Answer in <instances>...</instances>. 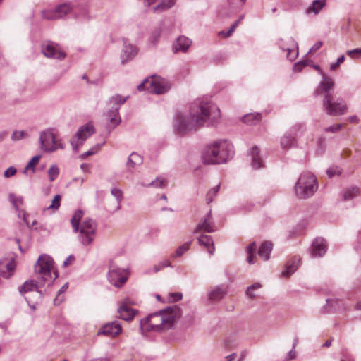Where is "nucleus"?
Returning <instances> with one entry per match:
<instances>
[{
	"instance_id": "f257e3e1",
	"label": "nucleus",
	"mask_w": 361,
	"mask_h": 361,
	"mask_svg": "<svg viewBox=\"0 0 361 361\" xmlns=\"http://www.w3.org/2000/svg\"><path fill=\"white\" fill-rule=\"evenodd\" d=\"M220 119V109L209 100L197 99L190 106L189 115L178 112L174 117V128L178 134L196 130L199 127L213 126Z\"/></svg>"
},
{
	"instance_id": "f03ea898",
	"label": "nucleus",
	"mask_w": 361,
	"mask_h": 361,
	"mask_svg": "<svg viewBox=\"0 0 361 361\" xmlns=\"http://www.w3.org/2000/svg\"><path fill=\"white\" fill-rule=\"evenodd\" d=\"M53 259L47 255H41L35 265V271L40 278L39 281L34 280L26 281L19 288V292L23 295L29 292H35L39 298H42V293L39 288L47 285L50 286L58 277L57 271L54 269Z\"/></svg>"
},
{
	"instance_id": "7ed1b4c3",
	"label": "nucleus",
	"mask_w": 361,
	"mask_h": 361,
	"mask_svg": "<svg viewBox=\"0 0 361 361\" xmlns=\"http://www.w3.org/2000/svg\"><path fill=\"white\" fill-rule=\"evenodd\" d=\"M180 316V308L176 305H172L142 319L140 322V328L142 334L167 331L173 328L175 322Z\"/></svg>"
},
{
	"instance_id": "20e7f679",
	"label": "nucleus",
	"mask_w": 361,
	"mask_h": 361,
	"mask_svg": "<svg viewBox=\"0 0 361 361\" xmlns=\"http://www.w3.org/2000/svg\"><path fill=\"white\" fill-rule=\"evenodd\" d=\"M233 148V145L226 140L214 141L204 149L202 155L203 162L207 164L225 163L232 157Z\"/></svg>"
},
{
	"instance_id": "39448f33",
	"label": "nucleus",
	"mask_w": 361,
	"mask_h": 361,
	"mask_svg": "<svg viewBox=\"0 0 361 361\" xmlns=\"http://www.w3.org/2000/svg\"><path fill=\"white\" fill-rule=\"evenodd\" d=\"M83 216V212L78 209L74 213L71 219V223L75 233L79 232V240L84 245H88L94 240V236L97 230V224L94 220L91 218L85 217L81 223H80Z\"/></svg>"
},
{
	"instance_id": "423d86ee",
	"label": "nucleus",
	"mask_w": 361,
	"mask_h": 361,
	"mask_svg": "<svg viewBox=\"0 0 361 361\" xmlns=\"http://www.w3.org/2000/svg\"><path fill=\"white\" fill-rule=\"evenodd\" d=\"M317 188L315 176L310 171H305L300 174L295 184V192L298 198L307 199L314 194Z\"/></svg>"
},
{
	"instance_id": "0eeeda50",
	"label": "nucleus",
	"mask_w": 361,
	"mask_h": 361,
	"mask_svg": "<svg viewBox=\"0 0 361 361\" xmlns=\"http://www.w3.org/2000/svg\"><path fill=\"white\" fill-rule=\"evenodd\" d=\"M128 98V96L123 97L120 94H116L110 99L109 102V109L105 114L106 119L109 121V127L114 128L120 124L121 119L119 116V109Z\"/></svg>"
},
{
	"instance_id": "6e6552de",
	"label": "nucleus",
	"mask_w": 361,
	"mask_h": 361,
	"mask_svg": "<svg viewBox=\"0 0 361 361\" xmlns=\"http://www.w3.org/2000/svg\"><path fill=\"white\" fill-rule=\"evenodd\" d=\"M322 107L326 114L331 116L343 115L348 111V106L345 100L338 97H331L323 99Z\"/></svg>"
},
{
	"instance_id": "1a4fd4ad",
	"label": "nucleus",
	"mask_w": 361,
	"mask_h": 361,
	"mask_svg": "<svg viewBox=\"0 0 361 361\" xmlns=\"http://www.w3.org/2000/svg\"><path fill=\"white\" fill-rule=\"evenodd\" d=\"M40 148L46 152H53L58 149H63L61 140L55 137L53 130H43L39 135Z\"/></svg>"
},
{
	"instance_id": "9d476101",
	"label": "nucleus",
	"mask_w": 361,
	"mask_h": 361,
	"mask_svg": "<svg viewBox=\"0 0 361 361\" xmlns=\"http://www.w3.org/2000/svg\"><path fill=\"white\" fill-rule=\"evenodd\" d=\"M129 272L128 269L118 267L111 262L109 267L108 279L109 282L117 288L123 286L128 280Z\"/></svg>"
},
{
	"instance_id": "9b49d317",
	"label": "nucleus",
	"mask_w": 361,
	"mask_h": 361,
	"mask_svg": "<svg viewBox=\"0 0 361 361\" xmlns=\"http://www.w3.org/2000/svg\"><path fill=\"white\" fill-rule=\"evenodd\" d=\"M322 78L314 92V94L316 96L322 95L324 97L323 99H329L333 97L335 87L334 81L332 78L328 75H324Z\"/></svg>"
},
{
	"instance_id": "f8f14e48",
	"label": "nucleus",
	"mask_w": 361,
	"mask_h": 361,
	"mask_svg": "<svg viewBox=\"0 0 361 361\" xmlns=\"http://www.w3.org/2000/svg\"><path fill=\"white\" fill-rule=\"evenodd\" d=\"M73 10V7L69 3H64L57 6L54 9L44 11L42 16L47 20H58L63 18L70 13Z\"/></svg>"
},
{
	"instance_id": "ddd939ff",
	"label": "nucleus",
	"mask_w": 361,
	"mask_h": 361,
	"mask_svg": "<svg viewBox=\"0 0 361 361\" xmlns=\"http://www.w3.org/2000/svg\"><path fill=\"white\" fill-rule=\"evenodd\" d=\"M94 133V127L92 123H87V124L82 126L76 133L78 140H72L71 142L73 149L77 150L79 146Z\"/></svg>"
},
{
	"instance_id": "4468645a",
	"label": "nucleus",
	"mask_w": 361,
	"mask_h": 361,
	"mask_svg": "<svg viewBox=\"0 0 361 361\" xmlns=\"http://www.w3.org/2000/svg\"><path fill=\"white\" fill-rule=\"evenodd\" d=\"M42 51L48 58L63 59L66 56V54L60 50L59 45L50 41L42 44Z\"/></svg>"
},
{
	"instance_id": "2eb2a0df",
	"label": "nucleus",
	"mask_w": 361,
	"mask_h": 361,
	"mask_svg": "<svg viewBox=\"0 0 361 361\" xmlns=\"http://www.w3.org/2000/svg\"><path fill=\"white\" fill-rule=\"evenodd\" d=\"M304 126L302 124H298L293 126L290 129V132L285 134L281 139V146L283 149H289L295 145L296 140L294 135H297L298 133L302 130Z\"/></svg>"
},
{
	"instance_id": "dca6fc26",
	"label": "nucleus",
	"mask_w": 361,
	"mask_h": 361,
	"mask_svg": "<svg viewBox=\"0 0 361 361\" xmlns=\"http://www.w3.org/2000/svg\"><path fill=\"white\" fill-rule=\"evenodd\" d=\"M216 230L214 222L213 221L211 210L207 213L204 218L200 221L194 229L193 233L197 234L204 231L207 233H213Z\"/></svg>"
},
{
	"instance_id": "f3484780",
	"label": "nucleus",
	"mask_w": 361,
	"mask_h": 361,
	"mask_svg": "<svg viewBox=\"0 0 361 361\" xmlns=\"http://www.w3.org/2000/svg\"><path fill=\"white\" fill-rule=\"evenodd\" d=\"M122 331L120 324L115 321L103 325L99 330L98 335L114 337L121 334Z\"/></svg>"
},
{
	"instance_id": "a211bd4d",
	"label": "nucleus",
	"mask_w": 361,
	"mask_h": 361,
	"mask_svg": "<svg viewBox=\"0 0 361 361\" xmlns=\"http://www.w3.org/2000/svg\"><path fill=\"white\" fill-rule=\"evenodd\" d=\"M170 89V85L167 82L163 80L151 79L150 84L147 88L149 92L154 93L157 94H164Z\"/></svg>"
},
{
	"instance_id": "6ab92c4d",
	"label": "nucleus",
	"mask_w": 361,
	"mask_h": 361,
	"mask_svg": "<svg viewBox=\"0 0 361 361\" xmlns=\"http://www.w3.org/2000/svg\"><path fill=\"white\" fill-rule=\"evenodd\" d=\"M326 245L324 239L317 238L312 242L310 252L312 257H320L324 255L326 251Z\"/></svg>"
},
{
	"instance_id": "aec40b11",
	"label": "nucleus",
	"mask_w": 361,
	"mask_h": 361,
	"mask_svg": "<svg viewBox=\"0 0 361 361\" xmlns=\"http://www.w3.org/2000/svg\"><path fill=\"white\" fill-rule=\"evenodd\" d=\"M279 47L283 51H287V59L290 61H294L298 54V44L293 37H289L287 39V44L283 45L280 43Z\"/></svg>"
},
{
	"instance_id": "412c9836",
	"label": "nucleus",
	"mask_w": 361,
	"mask_h": 361,
	"mask_svg": "<svg viewBox=\"0 0 361 361\" xmlns=\"http://www.w3.org/2000/svg\"><path fill=\"white\" fill-rule=\"evenodd\" d=\"M131 304L130 300L126 298L123 301L118 308L119 317L126 321H130L133 319L135 313L137 312L135 310L131 309L128 305Z\"/></svg>"
},
{
	"instance_id": "4be33fe9",
	"label": "nucleus",
	"mask_w": 361,
	"mask_h": 361,
	"mask_svg": "<svg viewBox=\"0 0 361 361\" xmlns=\"http://www.w3.org/2000/svg\"><path fill=\"white\" fill-rule=\"evenodd\" d=\"M137 54L136 48L130 44H127L124 42L123 48L121 54V63H126L128 61L131 60Z\"/></svg>"
},
{
	"instance_id": "5701e85b",
	"label": "nucleus",
	"mask_w": 361,
	"mask_h": 361,
	"mask_svg": "<svg viewBox=\"0 0 361 361\" xmlns=\"http://www.w3.org/2000/svg\"><path fill=\"white\" fill-rule=\"evenodd\" d=\"M300 258L295 256L287 262L285 269L282 271L281 274L284 277H289L291 276L298 269V267L300 262Z\"/></svg>"
},
{
	"instance_id": "b1692460",
	"label": "nucleus",
	"mask_w": 361,
	"mask_h": 361,
	"mask_svg": "<svg viewBox=\"0 0 361 361\" xmlns=\"http://www.w3.org/2000/svg\"><path fill=\"white\" fill-rule=\"evenodd\" d=\"M192 41L185 37L180 36L173 46V51L177 52L178 51L185 52L190 47Z\"/></svg>"
},
{
	"instance_id": "393cba45",
	"label": "nucleus",
	"mask_w": 361,
	"mask_h": 361,
	"mask_svg": "<svg viewBox=\"0 0 361 361\" xmlns=\"http://www.w3.org/2000/svg\"><path fill=\"white\" fill-rule=\"evenodd\" d=\"M226 290L224 287H214L208 292V298L212 302H218L224 298Z\"/></svg>"
},
{
	"instance_id": "a878e982",
	"label": "nucleus",
	"mask_w": 361,
	"mask_h": 361,
	"mask_svg": "<svg viewBox=\"0 0 361 361\" xmlns=\"http://www.w3.org/2000/svg\"><path fill=\"white\" fill-rule=\"evenodd\" d=\"M15 267L13 261L0 262V275L4 278H10L15 270Z\"/></svg>"
},
{
	"instance_id": "bb28decb",
	"label": "nucleus",
	"mask_w": 361,
	"mask_h": 361,
	"mask_svg": "<svg viewBox=\"0 0 361 361\" xmlns=\"http://www.w3.org/2000/svg\"><path fill=\"white\" fill-rule=\"evenodd\" d=\"M246 0H227V11L223 15L228 16L239 11L245 4Z\"/></svg>"
},
{
	"instance_id": "cd10ccee",
	"label": "nucleus",
	"mask_w": 361,
	"mask_h": 361,
	"mask_svg": "<svg viewBox=\"0 0 361 361\" xmlns=\"http://www.w3.org/2000/svg\"><path fill=\"white\" fill-rule=\"evenodd\" d=\"M198 242L200 245L204 246L207 250L209 255L214 254L215 247L211 236L202 235L198 238Z\"/></svg>"
},
{
	"instance_id": "c85d7f7f",
	"label": "nucleus",
	"mask_w": 361,
	"mask_h": 361,
	"mask_svg": "<svg viewBox=\"0 0 361 361\" xmlns=\"http://www.w3.org/2000/svg\"><path fill=\"white\" fill-rule=\"evenodd\" d=\"M251 166L253 169H259L263 166L262 161L259 157V149L257 146L252 148L251 152Z\"/></svg>"
},
{
	"instance_id": "c756f323",
	"label": "nucleus",
	"mask_w": 361,
	"mask_h": 361,
	"mask_svg": "<svg viewBox=\"0 0 361 361\" xmlns=\"http://www.w3.org/2000/svg\"><path fill=\"white\" fill-rule=\"evenodd\" d=\"M142 163V158L137 153L133 152L129 156L126 162V168L129 171H133L137 165Z\"/></svg>"
},
{
	"instance_id": "7c9ffc66",
	"label": "nucleus",
	"mask_w": 361,
	"mask_h": 361,
	"mask_svg": "<svg viewBox=\"0 0 361 361\" xmlns=\"http://www.w3.org/2000/svg\"><path fill=\"white\" fill-rule=\"evenodd\" d=\"M273 245L269 241L263 243L259 248L258 255L264 260L269 259L270 253L272 250Z\"/></svg>"
},
{
	"instance_id": "2f4dec72",
	"label": "nucleus",
	"mask_w": 361,
	"mask_h": 361,
	"mask_svg": "<svg viewBox=\"0 0 361 361\" xmlns=\"http://www.w3.org/2000/svg\"><path fill=\"white\" fill-rule=\"evenodd\" d=\"M325 5L326 0H314L308 7L307 13H314V14H318Z\"/></svg>"
},
{
	"instance_id": "473e14b6",
	"label": "nucleus",
	"mask_w": 361,
	"mask_h": 361,
	"mask_svg": "<svg viewBox=\"0 0 361 361\" xmlns=\"http://www.w3.org/2000/svg\"><path fill=\"white\" fill-rule=\"evenodd\" d=\"M360 192V189L357 186H351L347 188L343 191V199L345 200H352L356 197Z\"/></svg>"
},
{
	"instance_id": "72a5a7b5",
	"label": "nucleus",
	"mask_w": 361,
	"mask_h": 361,
	"mask_svg": "<svg viewBox=\"0 0 361 361\" xmlns=\"http://www.w3.org/2000/svg\"><path fill=\"white\" fill-rule=\"evenodd\" d=\"M174 1L175 0H162L160 4L154 7L153 11L154 13H159L169 9L174 4Z\"/></svg>"
},
{
	"instance_id": "f704fd0d",
	"label": "nucleus",
	"mask_w": 361,
	"mask_h": 361,
	"mask_svg": "<svg viewBox=\"0 0 361 361\" xmlns=\"http://www.w3.org/2000/svg\"><path fill=\"white\" fill-rule=\"evenodd\" d=\"M243 18V16H242L238 20H235L231 26L229 30L228 31H220L218 33V35L223 38H227L230 37L232 33L235 31V28L238 26L240 24L241 20Z\"/></svg>"
},
{
	"instance_id": "c9c22d12",
	"label": "nucleus",
	"mask_w": 361,
	"mask_h": 361,
	"mask_svg": "<svg viewBox=\"0 0 361 361\" xmlns=\"http://www.w3.org/2000/svg\"><path fill=\"white\" fill-rule=\"evenodd\" d=\"M167 184V181L164 178H157L154 180L150 182L148 184H142L143 186H152L155 188H164Z\"/></svg>"
},
{
	"instance_id": "e433bc0d",
	"label": "nucleus",
	"mask_w": 361,
	"mask_h": 361,
	"mask_svg": "<svg viewBox=\"0 0 361 361\" xmlns=\"http://www.w3.org/2000/svg\"><path fill=\"white\" fill-rule=\"evenodd\" d=\"M9 201L13 205L15 209L18 210L19 206L23 204V199L22 197H17L15 194L10 193L8 195Z\"/></svg>"
},
{
	"instance_id": "4c0bfd02",
	"label": "nucleus",
	"mask_w": 361,
	"mask_h": 361,
	"mask_svg": "<svg viewBox=\"0 0 361 361\" xmlns=\"http://www.w3.org/2000/svg\"><path fill=\"white\" fill-rule=\"evenodd\" d=\"M61 199V196L60 195H55L52 200L51 204L48 206L45 210H52L53 212L58 210L60 207Z\"/></svg>"
},
{
	"instance_id": "58836bf2",
	"label": "nucleus",
	"mask_w": 361,
	"mask_h": 361,
	"mask_svg": "<svg viewBox=\"0 0 361 361\" xmlns=\"http://www.w3.org/2000/svg\"><path fill=\"white\" fill-rule=\"evenodd\" d=\"M190 244V241L185 243L183 245H182L177 249L176 253L172 255L171 257L175 258L182 256L185 253V252L189 250Z\"/></svg>"
},
{
	"instance_id": "ea45409f",
	"label": "nucleus",
	"mask_w": 361,
	"mask_h": 361,
	"mask_svg": "<svg viewBox=\"0 0 361 361\" xmlns=\"http://www.w3.org/2000/svg\"><path fill=\"white\" fill-rule=\"evenodd\" d=\"M40 158H41L40 155L34 156L30 159V161L27 163V164L26 165L23 172L26 173L27 171H28V170H32V172H34L35 171V166L39 162Z\"/></svg>"
},
{
	"instance_id": "a19ab883",
	"label": "nucleus",
	"mask_w": 361,
	"mask_h": 361,
	"mask_svg": "<svg viewBox=\"0 0 361 361\" xmlns=\"http://www.w3.org/2000/svg\"><path fill=\"white\" fill-rule=\"evenodd\" d=\"M219 188L220 184H218L216 186L207 192L206 195V201L207 204L211 203L214 200V198L216 195Z\"/></svg>"
},
{
	"instance_id": "79ce46f5",
	"label": "nucleus",
	"mask_w": 361,
	"mask_h": 361,
	"mask_svg": "<svg viewBox=\"0 0 361 361\" xmlns=\"http://www.w3.org/2000/svg\"><path fill=\"white\" fill-rule=\"evenodd\" d=\"M59 173V169L56 165H52L48 170L49 178L50 181L54 180Z\"/></svg>"
},
{
	"instance_id": "37998d69",
	"label": "nucleus",
	"mask_w": 361,
	"mask_h": 361,
	"mask_svg": "<svg viewBox=\"0 0 361 361\" xmlns=\"http://www.w3.org/2000/svg\"><path fill=\"white\" fill-rule=\"evenodd\" d=\"M261 288V284L259 283H255L253 285L248 286L246 290V295L250 298H254L255 295L252 293L253 290H257Z\"/></svg>"
},
{
	"instance_id": "c03bdc74",
	"label": "nucleus",
	"mask_w": 361,
	"mask_h": 361,
	"mask_svg": "<svg viewBox=\"0 0 361 361\" xmlns=\"http://www.w3.org/2000/svg\"><path fill=\"white\" fill-rule=\"evenodd\" d=\"M26 134L23 130H14L11 135L13 141H18L25 137Z\"/></svg>"
},
{
	"instance_id": "a18cd8bd",
	"label": "nucleus",
	"mask_w": 361,
	"mask_h": 361,
	"mask_svg": "<svg viewBox=\"0 0 361 361\" xmlns=\"http://www.w3.org/2000/svg\"><path fill=\"white\" fill-rule=\"evenodd\" d=\"M261 119L260 114H257L256 115L254 114H248L244 116L243 122L245 123H253V121H259Z\"/></svg>"
},
{
	"instance_id": "49530a36",
	"label": "nucleus",
	"mask_w": 361,
	"mask_h": 361,
	"mask_svg": "<svg viewBox=\"0 0 361 361\" xmlns=\"http://www.w3.org/2000/svg\"><path fill=\"white\" fill-rule=\"evenodd\" d=\"M161 35V30L157 29L155 30L151 35V37L149 38L151 44H156V43L158 42L159 37Z\"/></svg>"
},
{
	"instance_id": "de8ad7c7",
	"label": "nucleus",
	"mask_w": 361,
	"mask_h": 361,
	"mask_svg": "<svg viewBox=\"0 0 361 361\" xmlns=\"http://www.w3.org/2000/svg\"><path fill=\"white\" fill-rule=\"evenodd\" d=\"M99 149V146H94V147H92L90 150L82 153L80 155V157L82 159H86L88 156H91V155L96 154Z\"/></svg>"
},
{
	"instance_id": "09e8293b",
	"label": "nucleus",
	"mask_w": 361,
	"mask_h": 361,
	"mask_svg": "<svg viewBox=\"0 0 361 361\" xmlns=\"http://www.w3.org/2000/svg\"><path fill=\"white\" fill-rule=\"evenodd\" d=\"M17 172L16 169L14 166L8 167L4 173V176L6 178L13 176Z\"/></svg>"
},
{
	"instance_id": "8fccbe9b",
	"label": "nucleus",
	"mask_w": 361,
	"mask_h": 361,
	"mask_svg": "<svg viewBox=\"0 0 361 361\" xmlns=\"http://www.w3.org/2000/svg\"><path fill=\"white\" fill-rule=\"evenodd\" d=\"M341 128H342V124L338 123V124H335V125L331 126L329 127H327L324 129V130L326 132L334 133L338 132L341 129Z\"/></svg>"
},
{
	"instance_id": "3c124183",
	"label": "nucleus",
	"mask_w": 361,
	"mask_h": 361,
	"mask_svg": "<svg viewBox=\"0 0 361 361\" xmlns=\"http://www.w3.org/2000/svg\"><path fill=\"white\" fill-rule=\"evenodd\" d=\"M345 60V56L343 55H341L337 59V61L336 63H331L330 65V69L331 71H334Z\"/></svg>"
},
{
	"instance_id": "603ef678",
	"label": "nucleus",
	"mask_w": 361,
	"mask_h": 361,
	"mask_svg": "<svg viewBox=\"0 0 361 361\" xmlns=\"http://www.w3.org/2000/svg\"><path fill=\"white\" fill-rule=\"evenodd\" d=\"M347 54L351 58H357L361 56V48H357L347 51Z\"/></svg>"
},
{
	"instance_id": "864d4df0",
	"label": "nucleus",
	"mask_w": 361,
	"mask_h": 361,
	"mask_svg": "<svg viewBox=\"0 0 361 361\" xmlns=\"http://www.w3.org/2000/svg\"><path fill=\"white\" fill-rule=\"evenodd\" d=\"M111 192L112 195L116 198L118 203L119 204L122 197V192L118 188H113Z\"/></svg>"
},
{
	"instance_id": "5fc2aeb1",
	"label": "nucleus",
	"mask_w": 361,
	"mask_h": 361,
	"mask_svg": "<svg viewBox=\"0 0 361 361\" xmlns=\"http://www.w3.org/2000/svg\"><path fill=\"white\" fill-rule=\"evenodd\" d=\"M182 293H172L169 294V300L173 302H176L182 299Z\"/></svg>"
},
{
	"instance_id": "6e6d98bb",
	"label": "nucleus",
	"mask_w": 361,
	"mask_h": 361,
	"mask_svg": "<svg viewBox=\"0 0 361 361\" xmlns=\"http://www.w3.org/2000/svg\"><path fill=\"white\" fill-rule=\"evenodd\" d=\"M149 84H150V80L145 79L142 83H140L137 86V90L139 91H142V90H147V88L149 87Z\"/></svg>"
},
{
	"instance_id": "4d7b16f0",
	"label": "nucleus",
	"mask_w": 361,
	"mask_h": 361,
	"mask_svg": "<svg viewBox=\"0 0 361 361\" xmlns=\"http://www.w3.org/2000/svg\"><path fill=\"white\" fill-rule=\"evenodd\" d=\"M340 173H341L340 170L338 168H334V167L329 168L326 171V173L329 178H331L332 176H334L336 174L339 175Z\"/></svg>"
},
{
	"instance_id": "13d9d810",
	"label": "nucleus",
	"mask_w": 361,
	"mask_h": 361,
	"mask_svg": "<svg viewBox=\"0 0 361 361\" xmlns=\"http://www.w3.org/2000/svg\"><path fill=\"white\" fill-rule=\"evenodd\" d=\"M322 42L318 41L309 50V54L312 52H314L318 50L322 46Z\"/></svg>"
},
{
	"instance_id": "bf43d9fd",
	"label": "nucleus",
	"mask_w": 361,
	"mask_h": 361,
	"mask_svg": "<svg viewBox=\"0 0 361 361\" xmlns=\"http://www.w3.org/2000/svg\"><path fill=\"white\" fill-rule=\"evenodd\" d=\"M75 260V257L72 255H69L63 262V266L68 267Z\"/></svg>"
},
{
	"instance_id": "052dcab7",
	"label": "nucleus",
	"mask_w": 361,
	"mask_h": 361,
	"mask_svg": "<svg viewBox=\"0 0 361 361\" xmlns=\"http://www.w3.org/2000/svg\"><path fill=\"white\" fill-rule=\"evenodd\" d=\"M247 252L248 254H254L255 252V243L250 244L247 247Z\"/></svg>"
},
{
	"instance_id": "680f3d73",
	"label": "nucleus",
	"mask_w": 361,
	"mask_h": 361,
	"mask_svg": "<svg viewBox=\"0 0 361 361\" xmlns=\"http://www.w3.org/2000/svg\"><path fill=\"white\" fill-rule=\"evenodd\" d=\"M305 65H306L305 61H300L295 64V69L296 71H300L302 69V68L304 67Z\"/></svg>"
},
{
	"instance_id": "e2e57ef3",
	"label": "nucleus",
	"mask_w": 361,
	"mask_h": 361,
	"mask_svg": "<svg viewBox=\"0 0 361 361\" xmlns=\"http://www.w3.org/2000/svg\"><path fill=\"white\" fill-rule=\"evenodd\" d=\"M341 361H354V359L351 355L343 354L341 358Z\"/></svg>"
},
{
	"instance_id": "0e129e2a",
	"label": "nucleus",
	"mask_w": 361,
	"mask_h": 361,
	"mask_svg": "<svg viewBox=\"0 0 361 361\" xmlns=\"http://www.w3.org/2000/svg\"><path fill=\"white\" fill-rule=\"evenodd\" d=\"M296 357V353L295 352V350L293 349H292L288 354V357L286 359V360H293L295 359Z\"/></svg>"
},
{
	"instance_id": "69168bd1",
	"label": "nucleus",
	"mask_w": 361,
	"mask_h": 361,
	"mask_svg": "<svg viewBox=\"0 0 361 361\" xmlns=\"http://www.w3.org/2000/svg\"><path fill=\"white\" fill-rule=\"evenodd\" d=\"M347 120L350 122V123H357L359 122V118L357 116H349Z\"/></svg>"
},
{
	"instance_id": "338daca9",
	"label": "nucleus",
	"mask_w": 361,
	"mask_h": 361,
	"mask_svg": "<svg viewBox=\"0 0 361 361\" xmlns=\"http://www.w3.org/2000/svg\"><path fill=\"white\" fill-rule=\"evenodd\" d=\"M80 168L84 172H88L90 171V166L88 164L83 163L80 165Z\"/></svg>"
},
{
	"instance_id": "774afa93",
	"label": "nucleus",
	"mask_w": 361,
	"mask_h": 361,
	"mask_svg": "<svg viewBox=\"0 0 361 361\" xmlns=\"http://www.w3.org/2000/svg\"><path fill=\"white\" fill-rule=\"evenodd\" d=\"M159 264H160V265L161 266L162 269H163L164 267H171V264L170 261H169V260H168V259H166V260H164V261H163V262H160Z\"/></svg>"
}]
</instances>
